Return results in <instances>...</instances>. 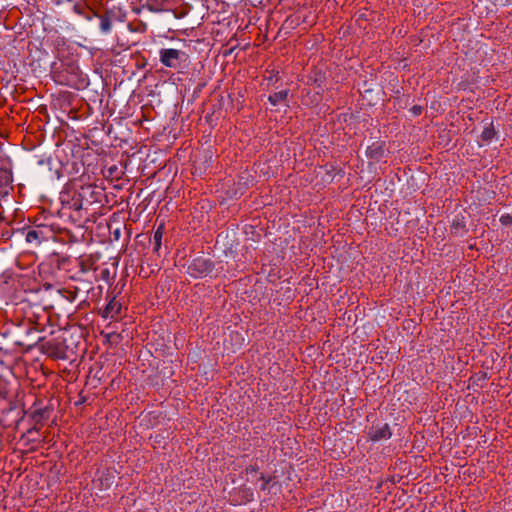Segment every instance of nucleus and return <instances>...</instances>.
Returning <instances> with one entry per match:
<instances>
[{
  "instance_id": "a211bd4d",
  "label": "nucleus",
  "mask_w": 512,
  "mask_h": 512,
  "mask_svg": "<svg viewBox=\"0 0 512 512\" xmlns=\"http://www.w3.org/2000/svg\"><path fill=\"white\" fill-rule=\"evenodd\" d=\"M495 134H496V132H495L493 126L490 125L489 127H486L482 131L481 139H482V141L489 142L494 138Z\"/></svg>"
},
{
  "instance_id": "9b49d317",
  "label": "nucleus",
  "mask_w": 512,
  "mask_h": 512,
  "mask_svg": "<svg viewBox=\"0 0 512 512\" xmlns=\"http://www.w3.org/2000/svg\"><path fill=\"white\" fill-rule=\"evenodd\" d=\"M13 177L8 169L0 168V196L8 193Z\"/></svg>"
},
{
  "instance_id": "39448f33",
  "label": "nucleus",
  "mask_w": 512,
  "mask_h": 512,
  "mask_svg": "<svg viewBox=\"0 0 512 512\" xmlns=\"http://www.w3.org/2000/svg\"><path fill=\"white\" fill-rule=\"evenodd\" d=\"M392 436L390 426L385 423L382 425H373L369 428L368 437L373 442L389 439Z\"/></svg>"
},
{
  "instance_id": "ddd939ff",
  "label": "nucleus",
  "mask_w": 512,
  "mask_h": 512,
  "mask_svg": "<svg viewBox=\"0 0 512 512\" xmlns=\"http://www.w3.org/2000/svg\"><path fill=\"white\" fill-rule=\"evenodd\" d=\"M164 231H165L164 223L159 224V226L154 231V236H153V238H154V248H153V251L154 252H158L159 249L161 248L162 238H163V235H164Z\"/></svg>"
},
{
  "instance_id": "393cba45",
  "label": "nucleus",
  "mask_w": 512,
  "mask_h": 512,
  "mask_svg": "<svg viewBox=\"0 0 512 512\" xmlns=\"http://www.w3.org/2000/svg\"><path fill=\"white\" fill-rule=\"evenodd\" d=\"M85 401L84 398H82L79 402L76 403V405L82 404Z\"/></svg>"
},
{
  "instance_id": "f8f14e48",
  "label": "nucleus",
  "mask_w": 512,
  "mask_h": 512,
  "mask_svg": "<svg viewBox=\"0 0 512 512\" xmlns=\"http://www.w3.org/2000/svg\"><path fill=\"white\" fill-rule=\"evenodd\" d=\"M62 210H63V213H66L67 210L74 211V213H76L78 216L77 219H75V221H81L83 218V216H82V201H81L80 197L73 198L72 203L69 206H63Z\"/></svg>"
},
{
  "instance_id": "20e7f679",
  "label": "nucleus",
  "mask_w": 512,
  "mask_h": 512,
  "mask_svg": "<svg viewBox=\"0 0 512 512\" xmlns=\"http://www.w3.org/2000/svg\"><path fill=\"white\" fill-rule=\"evenodd\" d=\"M214 269V263L210 259L197 257L187 266V273L193 278H204L209 276Z\"/></svg>"
},
{
  "instance_id": "f3484780",
  "label": "nucleus",
  "mask_w": 512,
  "mask_h": 512,
  "mask_svg": "<svg viewBox=\"0 0 512 512\" xmlns=\"http://www.w3.org/2000/svg\"><path fill=\"white\" fill-rule=\"evenodd\" d=\"M100 18V29L104 33H108L111 30L112 22L109 16H99Z\"/></svg>"
},
{
  "instance_id": "5701e85b",
  "label": "nucleus",
  "mask_w": 512,
  "mask_h": 512,
  "mask_svg": "<svg viewBox=\"0 0 512 512\" xmlns=\"http://www.w3.org/2000/svg\"><path fill=\"white\" fill-rule=\"evenodd\" d=\"M412 111L415 115H420L422 113V107L421 106H414L412 108Z\"/></svg>"
},
{
  "instance_id": "4468645a",
  "label": "nucleus",
  "mask_w": 512,
  "mask_h": 512,
  "mask_svg": "<svg viewBox=\"0 0 512 512\" xmlns=\"http://www.w3.org/2000/svg\"><path fill=\"white\" fill-rule=\"evenodd\" d=\"M288 90H282L269 95L268 100L273 106H277L281 102H285L288 97Z\"/></svg>"
},
{
  "instance_id": "6ab92c4d",
  "label": "nucleus",
  "mask_w": 512,
  "mask_h": 512,
  "mask_svg": "<svg viewBox=\"0 0 512 512\" xmlns=\"http://www.w3.org/2000/svg\"><path fill=\"white\" fill-rule=\"evenodd\" d=\"M79 268L82 273H87L92 268V262H90V260L80 259L79 260Z\"/></svg>"
},
{
  "instance_id": "7ed1b4c3",
  "label": "nucleus",
  "mask_w": 512,
  "mask_h": 512,
  "mask_svg": "<svg viewBox=\"0 0 512 512\" xmlns=\"http://www.w3.org/2000/svg\"><path fill=\"white\" fill-rule=\"evenodd\" d=\"M37 346L43 354L53 359L66 358V347L64 343L57 338H52L49 340L41 338L39 339Z\"/></svg>"
},
{
  "instance_id": "412c9836",
  "label": "nucleus",
  "mask_w": 512,
  "mask_h": 512,
  "mask_svg": "<svg viewBox=\"0 0 512 512\" xmlns=\"http://www.w3.org/2000/svg\"><path fill=\"white\" fill-rule=\"evenodd\" d=\"M500 223L504 226H510L512 225V214H503L500 219H499Z\"/></svg>"
},
{
  "instance_id": "0eeeda50",
  "label": "nucleus",
  "mask_w": 512,
  "mask_h": 512,
  "mask_svg": "<svg viewBox=\"0 0 512 512\" xmlns=\"http://www.w3.org/2000/svg\"><path fill=\"white\" fill-rule=\"evenodd\" d=\"M39 430L40 427L33 426L32 428L28 429L26 433H24L21 437L24 445L29 446V452H35L38 449L39 446L34 445L35 443L44 442V440H40L38 437H36V434H38Z\"/></svg>"
},
{
  "instance_id": "423d86ee",
  "label": "nucleus",
  "mask_w": 512,
  "mask_h": 512,
  "mask_svg": "<svg viewBox=\"0 0 512 512\" xmlns=\"http://www.w3.org/2000/svg\"><path fill=\"white\" fill-rule=\"evenodd\" d=\"M48 238V232L45 231L43 226H36L26 232V241L35 246L40 245L43 241H47Z\"/></svg>"
},
{
  "instance_id": "6e6552de",
  "label": "nucleus",
  "mask_w": 512,
  "mask_h": 512,
  "mask_svg": "<svg viewBox=\"0 0 512 512\" xmlns=\"http://www.w3.org/2000/svg\"><path fill=\"white\" fill-rule=\"evenodd\" d=\"M121 309V303L116 300V297H112L103 309L101 316L105 319H115L118 315H120Z\"/></svg>"
},
{
  "instance_id": "f03ea898",
  "label": "nucleus",
  "mask_w": 512,
  "mask_h": 512,
  "mask_svg": "<svg viewBox=\"0 0 512 512\" xmlns=\"http://www.w3.org/2000/svg\"><path fill=\"white\" fill-rule=\"evenodd\" d=\"M160 62L167 68L180 70L184 68L182 63H185L188 59V55L181 50L174 48H164L159 52Z\"/></svg>"
},
{
  "instance_id": "1a4fd4ad",
  "label": "nucleus",
  "mask_w": 512,
  "mask_h": 512,
  "mask_svg": "<svg viewBox=\"0 0 512 512\" xmlns=\"http://www.w3.org/2000/svg\"><path fill=\"white\" fill-rule=\"evenodd\" d=\"M366 156L373 161H380L384 156V143L383 142H373L366 149Z\"/></svg>"
},
{
  "instance_id": "9d476101",
  "label": "nucleus",
  "mask_w": 512,
  "mask_h": 512,
  "mask_svg": "<svg viewBox=\"0 0 512 512\" xmlns=\"http://www.w3.org/2000/svg\"><path fill=\"white\" fill-rule=\"evenodd\" d=\"M145 6L151 12H163L170 9L172 0H145Z\"/></svg>"
},
{
  "instance_id": "f257e3e1",
  "label": "nucleus",
  "mask_w": 512,
  "mask_h": 512,
  "mask_svg": "<svg viewBox=\"0 0 512 512\" xmlns=\"http://www.w3.org/2000/svg\"><path fill=\"white\" fill-rule=\"evenodd\" d=\"M20 306L24 313V318L33 326L32 329L42 331L48 321L45 308L40 304H31L29 302H21Z\"/></svg>"
},
{
  "instance_id": "2eb2a0df",
  "label": "nucleus",
  "mask_w": 512,
  "mask_h": 512,
  "mask_svg": "<svg viewBox=\"0 0 512 512\" xmlns=\"http://www.w3.org/2000/svg\"><path fill=\"white\" fill-rule=\"evenodd\" d=\"M45 413H46V410L44 409H35L34 411H32L31 413V418L33 419V421L35 422V425L36 427H41V423L45 417Z\"/></svg>"
},
{
  "instance_id": "aec40b11",
  "label": "nucleus",
  "mask_w": 512,
  "mask_h": 512,
  "mask_svg": "<svg viewBox=\"0 0 512 512\" xmlns=\"http://www.w3.org/2000/svg\"><path fill=\"white\" fill-rule=\"evenodd\" d=\"M259 480L261 481L260 489L262 491H265L267 489L268 484L272 481V477L261 474Z\"/></svg>"
},
{
  "instance_id": "b1692460",
  "label": "nucleus",
  "mask_w": 512,
  "mask_h": 512,
  "mask_svg": "<svg viewBox=\"0 0 512 512\" xmlns=\"http://www.w3.org/2000/svg\"><path fill=\"white\" fill-rule=\"evenodd\" d=\"M69 217L72 219V221H73L74 223H80V222H81V221H75V219H77V217H78V216H77V214H76V213H74V211H72V212L69 214Z\"/></svg>"
},
{
  "instance_id": "4be33fe9",
  "label": "nucleus",
  "mask_w": 512,
  "mask_h": 512,
  "mask_svg": "<svg viewBox=\"0 0 512 512\" xmlns=\"http://www.w3.org/2000/svg\"><path fill=\"white\" fill-rule=\"evenodd\" d=\"M259 470L258 465H250L246 468V473H257Z\"/></svg>"
},
{
  "instance_id": "dca6fc26",
  "label": "nucleus",
  "mask_w": 512,
  "mask_h": 512,
  "mask_svg": "<svg viewBox=\"0 0 512 512\" xmlns=\"http://www.w3.org/2000/svg\"><path fill=\"white\" fill-rule=\"evenodd\" d=\"M60 294L65 298L67 299L68 301H74L77 297V293H78V288L76 287H73V288H67V289H62L59 291Z\"/></svg>"
}]
</instances>
